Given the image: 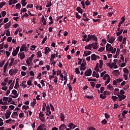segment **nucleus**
<instances>
[{"label": "nucleus", "mask_w": 130, "mask_h": 130, "mask_svg": "<svg viewBox=\"0 0 130 130\" xmlns=\"http://www.w3.org/2000/svg\"><path fill=\"white\" fill-rule=\"evenodd\" d=\"M113 49V48L112 46H111V45L110 44L108 43L107 45L106 46V50L107 51H111Z\"/></svg>", "instance_id": "f03ea898"}, {"label": "nucleus", "mask_w": 130, "mask_h": 130, "mask_svg": "<svg viewBox=\"0 0 130 130\" xmlns=\"http://www.w3.org/2000/svg\"><path fill=\"white\" fill-rule=\"evenodd\" d=\"M93 35H88L87 36V38L89 39V40H92L93 39Z\"/></svg>", "instance_id": "09e8293b"}, {"label": "nucleus", "mask_w": 130, "mask_h": 130, "mask_svg": "<svg viewBox=\"0 0 130 130\" xmlns=\"http://www.w3.org/2000/svg\"><path fill=\"white\" fill-rule=\"evenodd\" d=\"M100 97L102 99H105L106 98V95H105V94H101L100 95Z\"/></svg>", "instance_id": "c03bdc74"}, {"label": "nucleus", "mask_w": 130, "mask_h": 130, "mask_svg": "<svg viewBox=\"0 0 130 130\" xmlns=\"http://www.w3.org/2000/svg\"><path fill=\"white\" fill-rule=\"evenodd\" d=\"M21 4L20 3H18L15 5V8L17 10H20V8H21Z\"/></svg>", "instance_id": "393cba45"}, {"label": "nucleus", "mask_w": 130, "mask_h": 130, "mask_svg": "<svg viewBox=\"0 0 130 130\" xmlns=\"http://www.w3.org/2000/svg\"><path fill=\"white\" fill-rule=\"evenodd\" d=\"M123 38V37H122V36H119L118 38V41L120 42H121L122 41V39Z\"/></svg>", "instance_id": "8fccbe9b"}, {"label": "nucleus", "mask_w": 130, "mask_h": 130, "mask_svg": "<svg viewBox=\"0 0 130 130\" xmlns=\"http://www.w3.org/2000/svg\"><path fill=\"white\" fill-rule=\"evenodd\" d=\"M11 117H12V118H16V117H18V111L14 112Z\"/></svg>", "instance_id": "ddd939ff"}, {"label": "nucleus", "mask_w": 130, "mask_h": 130, "mask_svg": "<svg viewBox=\"0 0 130 130\" xmlns=\"http://www.w3.org/2000/svg\"><path fill=\"white\" fill-rule=\"evenodd\" d=\"M107 89H109L110 91H113V86L111 84H109L107 86Z\"/></svg>", "instance_id": "6ab92c4d"}, {"label": "nucleus", "mask_w": 130, "mask_h": 130, "mask_svg": "<svg viewBox=\"0 0 130 130\" xmlns=\"http://www.w3.org/2000/svg\"><path fill=\"white\" fill-rule=\"evenodd\" d=\"M20 12H21V13H26V12H27V9L24 8L23 9H21Z\"/></svg>", "instance_id": "13d9d810"}, {"label": "nucleus", "mask_w": 130, "mask_h": 130, "mask_svg": "<svg viewBox=\"0 0 130 130\" xmlns=\"http://www.w3.org/2000/svg\"><path fill=\"white\" fill-rule=\"evenodd\" d=\"M55 57V54H52L51 55V58H50V60H51V61H53V59H54Z\"/></svg>", "instance_id": "a878e982"}, {"label": "nucleus", "mask_w": 130, "mask_h": 130, "mask_svg": "<svg viewBox=\"0 0 130 130\" xmlns=\"http://www.w3.org/2000/svg\"><path fill=\"white\" fill-rule=\"evenodd\" d=\"M10 110H7V112L5 114V117L6 119L10 118V116H11V114H12V112Z\"/></svg>", "instance_id": "39448f33"}, {"label": "nucleus", "mask_w": 130, "mask_h": 130, "mask_svg": "<svg viewBox=\"0 0 130 130\" xmlns=\"http://www.w3.org/2000/svg\"><path fill=\"white\" fill-rule=\"evenodd\" d=\"M91 4L90 3V1L89 0H87L85 1V6H90Z\"/></svg>", "instance_id": "052dcab7"}, {"label": "nucleus", "mask_w": 130, "mask_h": 130, "mask_svg": "<svg viewBox=\"0 0 130 130\" xmlns=\"http://www.w3.org/2000/svg\"><path fill=\"white\" fill-rule=\"evenodd\" d=\"M52 6V4L51 3V2H49L47 4L46 7V8H49Z\"/></svg>", "instance_id": "4c0bfd02"}, {"label": "nucleus", "mask_w": 130, "mask_h": 130, "mask_svg": "<svg viewBox=\"0 0 130 130\" xmlns=\"http://www.w3.org/2000/svg\"><path fill=\"white\" fill-rule=\"evenodd\" d=\"M24 113H20L19 115V117H20V118H22V117H24Z\"/></svg>", "instance_id": "69168bd1"}, {"label": "nucleus", "mask_w": 130, "mask_h": 130, "mask_svg": "<svg viewBox=\"0 0 130 130\" xmlns=\"http://www.w3.org/2000/svg\"><path fill=\"white\" fill-rule=\"evenodd\" d=\"M9 65V62H7L4 67V74L6 73V72H7V68H8V66Z\"/></svg>", "instance_id": "f3484780"}, {"label": "nucleus", "mask_w": 130, "mask_h": 130, "mask_svg": "<svg viewBox=\"0 0 130 130\" xmlns=\"http://www.w3.org/2000/svg\"><path fill=\"white\" fill-rule=\"evenodd\" d=\"M27 84L28 86L32 85V80H28V81H27Z\"/></svg>", "instance_id": "bf43d9fd"}, {"label": "nucleus", "mask_w": 130, "mask_h": 130, "mask_svg": "<svg viewBox=\"0 0 130 130\" xmlns=\"http://www.w3.org/2000/svg\"><path fill=\"white\" fill-rule=\"evenodd\" d=\"M102 123L103 124H106V123H107V120H106L105 119H104V120H103L102 121Z\"/></svg>", "instance_id": "774afa93"}, {"label": "nucleus", "mask_w": 130, "mask_h": 130, "mask_svg": "<svg viewBox=\"0 0 130 130\" xmlns=\"http://www.w3.org/2000/svg\"><path fill=\"white\" fill-rule=\"evenodd\" d=\"M60 117L61 119V121H63L64 120V115L63 113H61L60 114Z\"/></svg>", "instance_id": "412c9836"}, {"label": "nucleus", "mask_w": 130, "mask_h": 130, "mask_svg": "<svg viewBox=\"0 0 130 130\" xmlns=\"http://www.w3.org/2000/svg\"><path fill=\"white\" fill-rule=\"evenodd\" d=\"M94 71H96L98 73L99 72V63H96Z\"/></svg>", "instance_id": "4be33fe9"}, {"label": "nucleus", "mask_w": 130, "mask_h": 130, "mask_svg": "<svg viewBox=\"0 0 130 130\" xmlns=\"http://www.w3.org/2000/svg\"><path fill=\"white\" fill-rule=\"evenodd\" d=\"M22 109L23 110L25 109V110L29 109V106L23 105L22 106Z\"/></svg>", "instance_id": "37998d69"}, {"label": "nucleus", "mask_w": 130, "mask_h": 130, "mask_svg": "<svg viewBox=\"0 0 130 130\" xmlns=\"http://www.w3.org/2000/svg\"><path fill=\"white\" fill-rule=\"evenodd\" d=\"M32 9L33 8V5L32 4H28L26 6V8L27 9Z\"/></svg>", "instance_id": "de8ad7c7"}, {"label": "nucleus", "mask_w": 130, "mask_h": 130, "mask_svg": "<svg viewBox=\"0 0 130 130\" xmlns=\"http://www.w3.org/2000/svg\"><path fill=\"white\" fill-rule=\"evenodd\" d=\"M110 77L108 78L107 81L105 82V86H106L107 84H109V83H110Z\"/></svg>", "instance_id": "e433bc0d"}, {"label": "nucleus", "mask_w": 130, "mask_h": 130, "mask_svg": "<svg viewBox=\"0 0 130 130\" xmlns=\"http://www.w3.org/2000/svg\"><path fill=\"white\" fill-rule=\"evenodd\" d=\"M92 40H93V41H95V42H97L98 41L97 37L95 36V35H93V37H92Z\"/></svg>", "instance_id": "a19ab883"}, {"label": "nucleus", "mask_w": 130, "mask_h": 130, "mask_svg": "<svg viewBox=\"0 0 130 130\" xmlns=\"http://www.w3.org/2000/svg\"><path fill=\"white\" fill-rule=\"evenodd\" d=\"M19 78L16 79V84L15 86H14V89H18V88L20 87V85L19 84Z\"/></svg>", "instance_id": "9d476101"}, {"label": "nucleus", "mask_w": 130, "mask_h": 130, "mask_svg": "<svg viewBox=\"0 0 130 130\" xmlns=\"http://www.w3.org/2000/svg\"><path fill=\"white\" fill-rule=\"evenodd\" d=\"M15 60V59H14V58H12L11 59V61L9 64V67H12V66H13V63L15 64V63L14 62Z\"/></svg>", "instance_id": "5701e85b"}, {"label": "nucleus", "mask_w": 130, "mask_h": 130, "mask_svg": "<svg viewBox=\"0 0 130 130\" xmlns=\"http://www.w3.org/2000/svg\"><path fill=\"white\" fill-rule=\"evenodd\" d=\"M124 73H125V74H126V75H128V69H126V68H124L123 70Z\"/></svg>", "instance_id": "c9c22d12"}, {"label": "nucleus", "mask_w": 130, "mask_h": 130, "mask_svg": "<svg viewBox=\"0 0 130 130\" xmlns=\"http://www.w3.org/2000/svg\"><path fill=\"white\" fill-rule=\"evenodd\" d=\"M47 40V36H46L42 42V44H44L45 43V41Z\"/></svg>", "instance_id": "3c124183"}, {"label": "nucleus", "mask_w": 130, "mask_h": 130, "mask_svg": "<svg viewBox=\"0 0 130 130\" xmlns=\"http://www.w3.org/2000/svg\"><path fill=\"white\" fill-rule=\"evenodd\" d=\"M37 130H46V126L44 124L39 125Z\"/></svg>", "instance_id": "7ed1b4c3"}, {"label": "nucleus", "mask_w": 130, "mask_h": 130, "mask_svg": "<svg viewBox=\"0 0 130 130\" xmlns=\"http://www.w3.org/2000/svg\"><path fill=\"white\" fill-rule=\"evenodd\" d=\"M117 83H118V82H117V79H116L113 81V84L114 86H117Z\"/></svg>", "instance_id": "4d7b16f0"}, {"label": "nucleus", "mask_w": 130, "mask_h": 130, "mask_svg": "<svg viewBox=\"0 0 130 130\" xmlns=\"http://www.w3.org/2000/svg\"><path fill=\"white\" fill-rule=\"evenodd\" d=\"M41 21L43 23V25H46V20H45L44 16L41 18Z\"/></svg>", "instance_id": "f8f14e48"}, {"label": "nucleus", "mask_w": 130, "mask_h": 130, "mask_svg": "<svg viewBox=\"0 0 130 130\" xmlns=\"http://www.w3.org/2000/svg\"><path fill=\"white\" fill-rule=\"evenodd\" d=\"M50 51V48L48 47H46L45 48V54L47 55Z\"/></svg>", "instance_id": "9b49d317"}, {"label": "nucleus", "mask_w": 130, "mask_h": 130, "mask_svg": "<svg viewBox=\"0 0 130 130\" xmlns=\"http://www.w3.org/2000/svg\"><path fill=\"white\" fill-rule=\"evenodd\" d=\"M87 99H90V100H94V96L92 95H86L85 96Z\"/></svg>", "instance_id": "473e14b6"}, {"label": "nucleus", "mask_w": 130, "mask_h": 130, "mask_svg": "<svg viewBox=\"0 0 130 130\" xmlns=\"http://www.w3.org/2000/svg\"><path fill=\"white\" fill-rule=\"evenodd\" d=\"M115 41V39H114V38L111 37L110 39H109V36L107 37V41L109 43L112 44Z\"/></svg>", "instance_id": "423d86ee"}, {"label": "nucleus", "mask_w": 130, "mask_h": 130, "mask_svg": "<svg viewBox=\"0 0 130 130\" xmlns=\"http://www.w3.org/2000/svg\"><path fill=\"white\" fill-rule=\"evenodd\" d=\"M76 11H77V12L80 14H83V9H82V8H81L80 7H78L76 8Z\"/></svg>", "instance_id": "a211bd4d"}, {"label": "nucleus", "mask_w": 130, "mask_h": 130, "mask_svg": "<svg viewBox=\"0 0 130 130\" xmlns=\"http://www.w3.org/2000/svg\"><path fill=\"white\" fill-rule=\"evenodd\" d=\"M114 95H116V96H118V98H121L122 100H124V99H125V98H126V96L122 94H117L116 93H114Z\"/></svg>", "instance_id": "6e6552de"}, {"label": "nucleus", "mask_w": 130, "mask_h": 130, "mask_svg": "<svg viewBox=\"0 0 130 130\" xmlns=\"http://www.w3.org/2000/svg\"><path fill=\"white\" fill-rule=\"evenodd\" d=\"M86 66H87V63H86V62L82 63L81 64V68H85V67H86Z\"/></svg>", "instance_id": "e2e57ef3"}, {"label": "nucleus", "mask_w": 130, "mask_h": 130, "mask_svg": "<svg viewBox=\"0 0 130 130\" xmlns=\"http://www.w3.org/2000/svg\"><path fill=\"white\" fill-rule=\"evenodd\" d=\"M111 99L113 100V101L115 102V101H116V100H117V99H118V97H117L116 96L113 95V96H112Z\"/></svg>", "instance_id": "7c9ffc66"}, {"label": "nucleus", "mask_w": 130, "mask_h": 130, "mask_svg": "<svg viewBox=\"0 0 130 130\" xmlns=\"http://www.w3.org/2000/svg\"><path fill=\"white\" fill-rule=\"evenodd\" d=\"M91 47H93V49H98V43L95 42V43H93L92 44H91Z\"/></svg>", "instance_id": "0eeeda50"}, {"label": "nucleus", "mask_w": 130, "mask_h": 130, "mask_svg": "<svg viewBox=\"0 0 130 130\" xmlns=\"http://www.w3.org/2000/svg\"><path fill=\"white\" fill-rule=\"evenodd\" d=\"M99 62H100V65H99L100 69H102V67H103V60H100Z\"/></svg>", "instance_id": "bb28decb"}, {"label": "nucleus", "mask_w": 130, "mask_h": 130, "mask_svg": "<svg viewBox=\"0 0 130 130\" xmlns=\"http://www.w3.org/2000/svg\"><path fill=\"white\" fill-rule=\"evenodd\" d=\"M22 51H28L27 50V47H26V45L23 44L20 48V52H22Z\"/></svg>", "instance_id": "20e7f679"}, {"label": "nucleus", "mask_w": 130, "mask_h": 130, "mask_svg": "<svg viewBox=\"0 0 130 130\" xmlns=\"http://www.w3.org/2000/svg\"><path fill=\"white\" fill-rule=\"evenodd\" d=\"M116 65V62H114L112 63L111 64V65L110 66V69H112V68H113V67H114Z\"/></svg>", "instance_id": "49530a36"}, {"label": "nucleus", "mask_w": 130, "mask_h": 130, "mask_svg": "<svg viewBox=\"0 0 130 130\" xmlns=\"http://www.w3.org/2000/svg\"><path fill=\"white\" fill-rule=\"evenodd\" d=\"M4 26H5L4 29H8V28H10V27L11 26V21L5 24Z\"/></svg>", "instance_id": "dca6fc26"}, {"label": "nucleus", "mask_w": 130, "mask_h": 130, "mask_svg": "<svg viewBox=\"0 0 130 130\" xmlns=\"http://www.w3.org/2000/svg\"><path fill=\"white\" fill-rule=\"evenodd\" d=\"M4 64H5V60H3V61L0 62V67H1V68H3V67H4Z\"/></svg>", "instance_id": "680f3d73"}, {"label": "nucleus", "mask_w": 130, "mask_h": 130, "mask_svg": "<svg viewBox=\"0 0 130 130\" xmlns=\"http://www.w3.org/2000/svg\"><path fill=\"white\" fill-rule=\"evenodd\" d=\"M92 75V69H89L86 70V72L84 73V75L85 77H90Z\"/></svg>", "instance_id": "f257e3e1"}, {"label": "nucleus", "mask_w": 130, "mask_h": 130, "mask_svg": "<svg viewBox=\"0 0 130 130\" xmlns=\"http://www.w3.org/2000/svg\"><path fill=\"white\" fill-rule=\"evenodd\" d=\"M8 100H9V98L8 97H6V96H4L3 98V101L4 102H7Z\"/></svg>", "instance_id": "0e129e2a"}, {"label": "nucleus", "mask_w": 130, "mask_h": 130, "mask_svg": "<svg viewBox=\"0 0 130 130\" xmlns=\"http://www.w3.org/2000/svg\"><path fill=\"white\" fill-rule=\"evenodd\" d=\"M75 73L77 75H78V74H80V69H79V68H76L75 69Z\"/></svg>", "instance_id": "5fc2aeb1"}, {"label": "nucleus", "mask_w": 130, "mask_h": 130, "mask_svg": "<svg viewBox=\"0 0 130 130\" xmlns=\"http://www.w3.org/2000/svg\"><path fill=\"white\" fill-rule=\"evenodd\" d=\"M12 92L13 95H17V94H19L18 93V92L17 91V90H16V89H13Z\"/></svg>", "instance_id": "a18cd8bd"}, {"label": "nucleus", "mask_w": 130, "mask_h": 130, "mask_svg": "<svg viewBox=\"0 0 130 130\" xmlns=\"http://www.w3.org/2000/svg\"><path fill=\"white\" fill-rule=\"evenodd\" d=\"M18 73V70L17 69H14L13 70V73L11 74V76H14V75H16Z\"/></svg>", "instance_id": "c85d7f7f"}, {"label": "nucleus", "mask_w": 130, "mask_h": 130, "mask_svg": "<svg viewBox=\"0 0 130 130\" xmlns=\"http://www.w3.org/2000/svg\"><path fill=\"white\" fill-rule=\"evenodd\" d=\"M17 54H18V51H16L15 50H14L12 53V55H13V56H16Z\"/></svg>", "instance_id": "f704fd0d"}, {"label": "nucleus", "mask_w": 130, "mask_h": 130, "mask_svg": "<svg viewBox=\"0 0 130 130\" xmlns=\"http://www.w3.org/2000/svg\"><path fill=\"white\" fill-rule=\"evenodd\" d=\"M75 15L77 19H81V16L79 15V13L78 12H76Z\"/></svg>", "instance_id": "6e6d98bb"}, {"label": "nucleus", "mask_w": 130, "mask_h": 130, "mask_svg": "<svg viewBox=\"0 0 130 130\" xmlns=\"http://www.w3.org/2000/svg\"><path fill=\"white\" fill-rule=\"evenodd\" d=\"M6 36H11V32H10V30L9 29H6Z\"/></svg>", "instance_id": "ea45409f"}, {"label": "nucleus", "mask_w": 130, "mask_h": 130, "mask_svg": "<svg viewBox=\"0 0 130 130\" xmlns=\"http://www.w3.org/2000/svg\"><path fill=\"white\" fill-rule=\"evenodd\" d=\"M104 50H105V47H101L99 49L98 51H100V52H102Z\"/></svg>", "instance_id": "72a5a7b5"}, {"label": "nucleus", "mask_w": 130, "mask_h": 130, "mask_svg": "<svg viewBox=\"0 0 130 130\" xmlns=\"http://www.w3.org/2000/svg\"><path fill=\"white\" fill-rule=\"evenodd\" d=\"M73 126H74V123H70L68 124V127L70 128V129H73Z\"/></svg>", "instance_id": "cd10ccee"}, {"label": "nucleus", "mask_w": 130, "mask_h": 130, "mask_svg": "<svg viewBox=\"0 0 130 130\" xmlns=\"http://www.w3.org/2000/svg\"><path fill=\"white\" fill-rule=\"evenodd\" d=\"M90 84L92 88H95V84L94 82H90Z\"/></svg>", "instance_id": "603ef678"}, {"label": "nucleus", "mask_w": 130, "mask_h": 130, "mask_svg": "<svg viewBox=\"0 0 130 130\" xmlns=\"http://www.w3.org/2000/svg\"><path fill=\"white\" fill-rule=\"evenodd\" d=\"M1 108H2V111H5V110H7V109L8 108V106H2L1 107ZM4 109V110H3Z\"/></svg>", "instance_id": "58836bf2"}, {"label": "nucleus", "mask_w": 130, "mask_h": 130, "mask_svg": "<svg viewBox=\"0 0 130 130\" xmlns=\"http://www.w3.org/2000/svg\"><path fill=\"white\" fill-rule=\"evenodd\" d=\"M5 5H6V2H5L0 3V9H2V8H3L4 6H5Z\"/></svg>", "instance_id": "79ce46f5"}, {"label": "nucleus", "mask_w": 130, "mask_h": 130, "mask_svg": "<svg viewBox=\"0 0 130 130\" xmlns=\"http://www.w3.org/2000/svg\"><path fill=\"white\" fill-rule=\"evenodd\" d=\"M64 128H67V125H66L64 124H61L60 126L59 127V129L60 130L64 129Z\"/></svg>", "instance_id": "2eb2a0df"}, {"label": "nucleus", "mask_w": 130, "mask_h": 130, "mask_svg": "<svg viewBox=\"0 0 130 130\" xmlns=\"http://www.w3.org/2000/svg\"><path fill=\"white\" fill-rule=\"evenodd\" d=\"M91 60H96V54H93L91 55Z\"/></svg>", "instance_id": "b1692460"}, {"label": "nucleus", "mask_w": 130, "mask_h": 130, "mask_svg": "<svg viewBox=\"0 0 130 130\" xmlns=\"http://www.w3.org/2000/svg\"><path fill=\"white\" fill-rule=\"evenodd\" d=\"M30 49L31 50H35V48H36V47H37V46L32 45V46H30Z\"/></svg>", "instance_id": "864d4df0"}, {"label": "nucleus", "mask_w": 130, "mask_h": 130, "mask_svg": "<svg viewBox=\"0 0 130 130\" xmlns=\"http://www.w3.org/2000/svg\"><path fill=\"white\" fill-rule=\"evenodd\" d=\"M18 56L20 57L21 60L25 58V53L24 52L19 53Z\"/></svg>", "instance_id": "1a4fd4ad"}, {"label": "nucleus", "mask_w": 130, "mask_h": 130, "mask_svg": "<svg viewBox=\"0 0 130 130\" xmlns=\"http://www.w3.org/2000/svg\"><path fill=\"white\" fill-rule=\"evenodd\" d=\"M36 104V99H34V101L33 102H32L30 105H31V106H32L33 108H34V106H35V105Z\"/></svg>", "instance_id": "2f4dec72"}, {"label": "nucleus", "mask_w": 130, "mask_h": 130, "mask_svg": "<svg viewBox=\"0 0 130 130\" xmlns=\"http://www.w3.org/2000/svg\"><path fill=\"white\" fill-rule=\"evenodd\" d=\"M2 17H5V16H6V15H7V12L6 11H2L1 12Z\"/></svg>", "instance_id": "338daca9"}, {"label": "nucleus", "mask_w": 130, "mask_h": 130, "mask_svg": "<svg viewBox=\"0 0 130 130\" xmlns=\"http://www.w3.org/2000/svg\"><path fill=\"white\" fill-rule=\"evenodd\" d=\"M85 49H88L89 50H92V45L88 44L87 46L85 47Z\"/></svg>", "instance_id": "aec40b11"}, {"label": "nucleus", "mask_w": 130, "mask_h": 130, "mask_svg": "<svg viewBox=\"0 0 130 130\" xmlns=\"http://www.w3.org/2000/svg\"><path fill=\"white\" fill-rule=\"evenodd\" d=\"M90 54H91V51H85L84 52V54H83V56H88V55H90Z\"/></svg>", "instance_id": "4468645a"}, {"label": "nucleus", "mask_w": 130, "mask_h": 130, "mask_svg": "<svg viewBox=\"0 0 130 130\" xmlns=\"http://www.w3.org/2000/svg\"><path fill=\"white\" fill-rule=\"evenodd\" d=\"M37 57H41V56H42V53H41V51H39L37 52Z\"/></svg>", "instance_id": "c756f323"}]
</instances>
